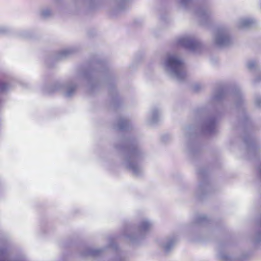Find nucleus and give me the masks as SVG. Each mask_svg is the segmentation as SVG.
<instances>
[{"label": "nucleus", "instance_id": "c85d7f7f", "mask_svg": "<svg viewBox=\"0 0 261 261\" xmlns=\"http://www.w3.org/2000/svg\"><path fill=\"white\" fill-rule=\"evenodd\" d=\"M110 247L114 249H117V245L115 243H112L110 244Z\"/></svg>", "mask_w": 261, "mask_h": 261}, {"label": "nucleus", "instance_id": "f257e3e1", "mask_svg": "<svg viewBox=\"0 0 261 261\" xmlns=\"http://www.w3.org/2000/svg\"><path fill=\"white\" fill-rule=\"evenodd\" d=\"M122 145H116V148L124 154L123 165L136 176L140 175L143 169L140 164L145 155V152L138 146L134 139H127L122 141Z\"/></svg>", "mask_w": 261, "mask_h": 261}, {"label": "nucleus", "instance_id": "aec40b11", "mask_svg": "<svg viewBox=\"0 0 261 261\" xmlns=\"http://www.w3.org/2000/svg\"><path fill=\"white\" fill-rule=\"evenodd\" d=\"M75 51L74 49L72 48H68L63 49L59 53L57 58L59 59H63L69 57L70 55Z\"/></svg>", "mask_w": 261, "mask_h": 261}, {"label": "nucleus", "instance_id": "bb28decb", "mask_svg": "<svg viewBox=\"0 0 261 261\" xmlns=\"http://www.w3.org/2000/svg\"><path fill=\"white\" fill-rule=\"evenodd\" d=\"M126 258L121 255H118L114 259V261H126Z\"/></svg>", "mask_w": 261, "mask_h": 261}, {"label": "nucleus", "instance_id": "2f4dec72", "mask_svg": "<svg viewBox=\"0 0 261 261\" xmlns=\"http://www.w3.org/2000/svg\"><path fill=\"white\" fill-rule=\"evenodd\" d=\"M188 149H189V151H190V152H193V151H194V150H193V148H191L190 147H189L188 148Z\"/></svg>", "mask_w": 261, "mask_h": 261}, {"label": "nucleus", "instance_id": "2eb2a0df", "mask_svg": "<svg viewBox=\"0 0 261 261\" xmlns=\"http://www.w3.org/2000/svg\"><path fill=\"white\" fill-rule=\"evenodd\" d=\"M160 112L157 108L152 109L150 117L148 119V123L153 124L157 123L160 119Z\"/></svg>", "mask_w": 261, "mask_h": 261}, {"label": "nucleus", "instance_id": "4468645a", "mask_svg": "<svg viewBox=\"0 0 261 261\" xmlns=\"http://www.w3.org/2000/svg\"><path fill=\"white\" fill-rule=\"evenodd\" d=\"M225 90L223 88H220L215 90L213 94L212 100L213 102H220L224 97Z\"/></svg>", "mask_w": 261, "mask_h": 261}, {"label": "nucleus", "instance_id": "a211bd4d", "mask_svg": "<svg viewBox=\"0 0 261 261\" xmlns=\"http://www.w3.org/2000/svg\"><path fill=\"white\" fill-rule=\"evenodd\" d=\"M254 23L253 19L250 18H242L239 20L238 23L240 28H246L251 27Z\"/></svg>", "mask_w": 261, "mask_h": 261}, {"label": "nucleus", "instance_id": "7ed1b4c3", "mask_svg": "<svg viewBox=\"0 0 261 261\" xmlns=\"http://www.w3.org/2000/svg\"><path fill=\"white\" fill-rule=\"evenodd\" d=\"M165 71L172 77L179 81L184 80L186 76V66L184 61L175 54H168L164 62Z\"/></svg>", "mask_w": 261, "mask_h": 261}, {"label": "nucleus", "instance_id": "f8f14e48", "mask_svg": "<svg viewBox=\"0 0 261 261\" xmlns=\"http://www.w3.org/2000/svg\"><path fill=\"white\" fill-rule=\"evenodd\" d=\"M198 175L201 178H203V181L200 184L198 189L197 191V194L198 196H201L206 194L207 190L209 188V185L206 178V174L202 171H198Z\"/></svg>", "mask_w": 261, "mask_h": 261}, {"label": "nucleus", "instance_id": "5701e85b", "mask_svg": "<svg viewBox=\"0 0 261 261\" xmlns=\"http://www.w3.org/2000/svg\"><path fill=\"white\" fill-rule=\"evenodd\" d=\"M52 15L53 13L48 8L43 9L41 12V16L44 19L49 18Z\"/></svg>", "mask_w": 261, "mask_h": 261}, {"label": "nucleus", "instance_id": "412c9836", "mask_svg": "<svg viewBox=\"0 0 261 261\" xmlns=\"http://www.w3.org/2000/svg\"><path fill=\"white\" fill-rule=\"evenodd\" d=\"M208 221L207 218L203 215L198 216L195 219V223L198 225H203Z\"/></svg>", "mask_w": 261, "mask_h": 261}, {"label": "nucleus", "instance_id": "6ab92c4d", "mask_svg": "<svg viewBox=\"0 0 261 261\" xmlns=\"http://www.w3.org/2000/svg\"><path fill=\"white\" fill-rule=\"evenodd\" d=\"M130 123L128 120L125 118H120L117 124V128L119 130H124L129 128Z\"/></svg>", "mask_w": 261, "mask_h": 261}, {"label": "nucleus", "instance_id": "dca6fc26", "mask_svg": "<svg viewBox=\"0 0 261 261\" xmlns=\"http://www.w3.org/2000/svg\"><path fill=\"white\" fill-rule=\"evenodd\" d=\"M257 230L253 238V241L255 244L261 243V216L257 222Z\"/></svg>", "mask_w": 261, "mask_h": 261}, {"label": "nucleus", "instance_id": "39448f33", "mask_svg": "<svg viewBox=\"0 0 261 261\" xmlns=\"http://www.w3.org/2000/svg\"><path fill=\"white\" fill-rule=\"evenodd\" d=\"M152 225L151 222L147 219H143L140 222L137 229H135L132 227L126 228L124 231V236L130 242L137 243L145 236L151 229Z\"/></svg>", "mask_w": 261, "mask_h": 261}, {"label": "nucleus", "instance_id": "f3484780", "mask_svg": "<svg viewBox=\"0 0 261 261\" xmlns=\"http://www.w3.org/2000/svg\"><path fill=\"white\" fill-rule=\"evenodd\" d=\"M103 251V249L89 248L86 249L83 255L85 256L89 255L93 257H97L101 255Z\"/></svg>", "mask_w": 261, "mask_h": 261}, {"label": "nucleus", "instance_id": "cd10ccee", "mask_svg": "<svg viewBox=\"0 0 261 261\" xmlns=\"http://www.w3.org/2000/svg\"><path fill=\"white\" fill-rule=\"evenodd\" d=\"M220 257L222 259H223L224 260L228 261V260H229V259H230L229 256L228 255L225 254H221L220 255Z\"/></svg>", "mask_w": 261, "mask_h": 261}, {"label": "nucleus", "instance_id": "423d86ee", "mask_svg": "<svg viewBox=\"0 0 261 261\" xmlns=\"http://www.w3.org/2000/svg\"><path fill=\"white\" fill-rule=\"evenodd\" d=\"M177 1L182 8L194 13L202 23H206L212 16V13L208 9L201 8L195 10L193 0H177Z\"/></svg>", "mask_w": 261, "mask_h": 261}, {"label": "nucleus", "instance_id": "b1692460", "mask_svg": "<svg viewBox=\"0 0 261 261\" xmlns=\"http://www.w3.org/2000/svg\"><path fill=\"white\" fill-rule=\"evenodd\" d=\"M9 88L8 84L0 81V94L6 92L9 89Z\"/></svg>", "mask_w": 261, "mask_h": 261}, {"label": "nucleus", "instance_id": "1a4fd4ad", "mask_svg": "<svg viewBox=\"0 0 261 261\" xmlns=\"http://www.w3.org/2000/svg\"><path fill=\"white\" fill-rule=\"evenodd\" d=\"M232 97L234 99V104L238 109L242 110L240 116L239 121L244 125H248L250 123V119L247 114L244 111L243 105L244 101L243 98V94L240 89L237 88L232 93Z\"/></svg>", "mask_w": 261, "mask_h": 261}, {"label": "nucleus", "instance_id": "20e7f679", "mask_svg": "<svg viewBox=\"0 0 261 261\" xmlns=\"http://www.w3.org/2000/svg\"><path fill=\"white\" fill-rule=\"evenodd\" d=\"M217 119L204 112L201 113L200 119L197 128L189 126L185 129L186 136L201 133L205 135H211L216 132Z\"/></svg>", "mask_w": 261, "mask_h": 261}, {"label": "nucleus", "instance_id": "393cba45", "mask_svg": "<svg viewBox=\"0 0 261 261\" xmlns=\"http://www.w3.org/2000/svg\"><path fill=\"white\" fill-rule=\"evenodd\" d=\"M247 67L250 70H256L258 67V64L256 61H250L247 63Z\"/></svg>", "mask_w": 261, "mask_h": 261}, {"label": "nucleus", "instance_id": "f03ea898", "mask_svg": "<svg viewBox=\"0 0 261 261\" xmlns=\"http://www.w3.org/2000/svg\"><path fill=\"white\" fill-rule=\"evenodd\" d=\"M246 158L249 160H257L256 170L261 179V144L249 133L243 137Z\"/></svg>", "mask_w": 261, "mask_h": 261}, {"label": "nucleus", "instance_id": "9d476101", "mask_svg": "<svg viewBox=\"0 0 261 261\" xmlns=\"http://www.w3.org/2000/svg\"><path fill=\"white\" fill-rule=\"evenodd\" d=\"M177 43L178 45L195 53L200 52L202 48L200 42L193 36H185L181 37L177 39Z\"/></svg>", "mask_w": 261, "mask_h": 261}, {"label": "nucleus", "instance_id": "7c9ffc66", "mask_svg": "<svg viewBox=\"0 0 261 261\" xmlns=\"http://www.w3.org/2000/svg\"><path fill=\"white\" fill-rule=\"evenodd\" d=\"M261 81V77L260 78V77H256V78L255 79V82H259V81Z\"/></svg>", "mask_w": 261, "mask_h": 261}, {"label": "nucleus", "instance_id": "9b49d317", "mask_svg": "<svg viewBox=\"0 0 261 261\" xmlns=\"http://www.w3.org/2000/svg\"><path fill=\"white\" fill-rule=\"evenodd\" d=\"M80 77L87 82L89 89L91 92L98 85V81L96 77L95 72L93 70L84 71L81 74Z\"/></svg>", "mask_w": 261, "mask_h": 261}, {"label": "nucleus", "instance_id": "4be33fe9", "mask_svg": "<svg viewBox=\"0 0 261 261\" xmlns=\"http://www.w3.org/2000/svg\"><path fill=\"white\" fill-rule=\"evenodd\" d=\"M118 4V9L120 10L124 9L128 6L129 0H116Z\"/></svg>", "mask_w": 261, "mask_h": 261}, {"label": "nucleus", "instance_id": "c756f323", "mask_svg": "<svg viewBox=\"0 0 261 261\" xmlns=\"http://www.w3.org/2000/svg\"><path fill=\"white\" fill-rule=\"evenodd\" d=\"M6 32V29L5 28H0V34L4 33Z\"/></svg>", "mask_w": 261, "mask_h": 261}, {"label": "nucleus", "instance_id": "0eeeda50", "mask_svg": "<svg viewBox=\"0 0 261 261\" xmlns=\"http://www.w3.org/2000/svg\"><path fill=\"white\" fill-rule=\"evenodd\" d=\"M76 88L77 85L73 81H70L66 84L57 82L53 85L46 87L44 90V92L50 94L57 91H60L65 97L70 98L75 94Z\"/></svg>", "mask_w": 261, "mask_h": 261}, {"label": "nucleus", "instance_id": "ddd939ff", "mask_svg": "<svg viewBox=\"0 0 261 261\" xmlns=\"http://www.w3.org/2000/svg\"><path fill=\"white\" fill-rule=\"evenodd\" d=\"M177 241L176 238L173 237L167 239L161 244V246L166 253L169 252Z\"/></svg>", "mask_w": 261, "mask_h": 261}, {"label": "nucleus", "instance_id": "6e6552de", "mask_svg": "<svg viewBox=\"0 0 261 261\" xmlns=\"http://www.w3.org/2000/svg\"><path fill=\"white\" fill-rule=\"evenodd\" d=\"M214 42L219 47H226L231 45L233 41L228 28L221 27L217 29L214 35Z\"/></svg>", "mask_w": 261, "mask_h": 261}, {"label": "nucleus", "instance_id": "a878e982", "mask_svg": "<svg viewBox=\"0 0 261 261\" xmlns=\"http://www.w3.org/2000/svg\"><path fill=\"white\" fill-rule=\"evenodd\" d=\"M255 104L256 107H260L261 106V96H257L255 99Z\"/></svg>", "mask_w": 261, "mask_h": 261}]
</instances>
